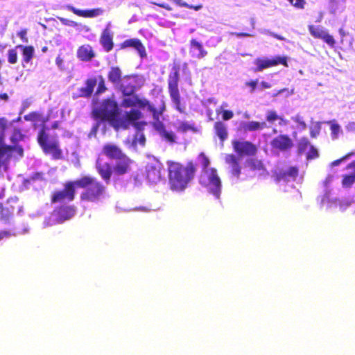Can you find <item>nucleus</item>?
Here are the masks:
<instances>
[{"label": "nucleus", "instance_id": "nucleus-4", "mask_svg": "<svg viewBox=\"0 0 355 355\" xmlns=\"http://www.w3.org/2000/svg\"><path fill=\"white\" fill-rule=\"evenodd\" d=\"M168 184L174 192H183L193 180L197 171V164L189 161L185 165L178 162L167 161Z\"/></svg>", "mask_w": 355, "mask_h": 355}, {"label": "nucleus", "instance_id": "nucleus-25", "mask_svg": "<svg viewBox=\"0 0 355 355\" xmlns=\"http://www.w3.org/2000/svg\"><path fill=\"white\" fill-rule=\"evenodd\" d=\"M214 129L216 135L218 137L221 142L227 139L228 132L227 125L222 121H216L214 125Z\"/></svg>", "mask_w": 355, "mask_h": 355}, {"label": "nucleus", "instance_id": "nucleus-7", "mask_svg": "<svg viewBox=\"0 0 355 355\" xmlns=\"http://www.w3.org/2000/svg\"><path fill=\"white\" fill-rule=\"evenodd\" d=\"M180 64H174L172 71L168 75V88L169 96L175 105V108L181 114H186V107L181 102V96L178 88L180 80Z\"/></svg>", "mask_w": 355, "mask_h": 355}, {"label": "nucleus", "instance_id": "nucleus-14", "mask_svg": "<svg viewBox=\"0 0 355 355\" xmlns=\"http://www.w3.org/2000/svg\"><path fill=\"white\" fill-rule=\"evenodd\" d=\"M299 169L297 166H291L287 170H279L273 176L277 182L295 181L298 176Z\"/></svg>", "mask_w": 355, "mask_h": 355}, {"label": "nucleus", "instance_id": "nucleus-56", "mask_svg": "<svg viewBox=\"0 0 355 355\" xmlns=\"http://www.w3.org/2000/svg\"><path fill=\"white\" fill-rule=\"evenodd\" d=\"M318 133H319L318 130V131L311 130L310 132V135L311 137L314 138V137H316V136L318 135Z\"/></svg>", "mask_w": 355, "mask_h": 355}, {"label": "nucleus", "instance_id": "nucleus-21", "mask_svg": "<svg viewBox=\"0 0 355 355\" xmlns=\"http://www.w3.org/2000/svg\"><path fill=\"white\" fill-rule=\"evenodd\" d=\"M190 53L198 59H202L207 55V51L205 50L202 44L196 39H191L190 41Z\"/></svg>", "mask_w": 355, "mask_h": 355}, {"label": "nucleus", "instance_id": "nucleus-46", "mask_svg": "<svg viewBox=\"0 0 355 355\" xmlns=\"http://www.w3.org/2000/svg\"><path fill=\"white\" fill-rule=\"evenodd\" d=\"M234 116V113L232 110H223L222 112L223 119L225 121H227L231 119Z\"/></svg>", "mask_w": 355, "mask_h": 355}, {"label": "nucleus", "instance_id": "nucleus-3", "mask_svg": "<svg viewBox=\"0 0 355 355\" xmlns=\"http://www.w3.org/2000/svg\"><path fill=\"white\" fill-rule=\"evenodd\" d=\"M102 153L108 159L116 160L113 168L109 162H103V159L100 157L96 160V171L106 184L110 182L112 173L118 176H121L131 171L133 161L116 144L113 143L104 144Z\"/></svg>", "mask_w": 355, "mask_h": 355}, {"label": "nucleus", "instance_id": "nucleus-22", "mask_svg": "<svg viewBox=\"0 0 355 355\" xmlns=\"http://www.w3.org/2000/svg\"><path fill=\"white\" fill-rule=\"evenodd\" d=\"M122 71L118 66L111 67L107 73L108 80L115 87H117L121 83L123 78Z\"/></svg>", "mask_w": 355, "mask_h": 355}, {"label": "nucleus", "instance_id": "nucleus-41", "mask_svg": "<svg viewBox=\"0 0 355 355\" xmlns=\"http://www.w3.org/2000/svg\"><path fill=\"white\" fill-rule=\"evenodd\" d=\"M293 6L297 9L302 10L305 8V0H287Z\"/></svg>", "mask_w": 355, "mask_h": 355}, {"label": "nucleus", "instance_id": "nucleus-58", "mask_svg": "<svg viewBox=\"0 0 355 355\" xmlns=\"http://www.w3.org/2000/svg\"><path fill=\"white\" fill-rule=\"evenodd\" d=\"M47 51H48V47L47 46H45L42 48V51L43 53H46Z\"/></svg>", "mask_w": 355, "mask_h": 355}, {"label": "nucleus", "instance_id": "nucleus-47", "mask_svg": "<svg viewBox=\"0 0 355 355\" xmlns=\"http://www.w3.org/2000/svg\"><path fill=\"white\" fill-rule=\"evenodd\" d=\"M14 235L15 234L10 230H0V241L4 238H8Z\"/></svg>", "mask_w": 355, "mask_h": 355}, {"label": "nucleus", "instance_id": "nucleus-15", "mask_svg": "<svg viewBox=\"0 0 355 355\" xmlns=\"http://www.w3.org/2000/svg\"><path fill=\"white\" fill-rule=\"evenodd\" d=\"M133 48L137 51L141 58L146 56L145 46L137 38H131L123 41L120 44V49Z\"/></svg>", "mask_w": 355, "mask_h": 355}, {"label": "nucleus", "instance_id": "nucleus-29", "mask_svg": "<svg viewBox=\"0 0 355 355\" xmlns=\"http://www.w3.org/2000/svg\"><path fill=\"white\" fill-rule=\"evenodd\" d=\"M310 146H312L308 139L307 137H302L299 142L297 143V152L298 154L302 155L305 152V150L310 148Z\"/></svg>", "mask_w": 355, "mask_h": 355}, {"label": "nucleus", "instance_id": "nucleus-53", "mask_svg": "<svg viewBox=\"0 0 355 355\" xmlns=\"http://www.w3.org/2000/svg\"><path fill=\"white\" fill-rule=\"evenodd\" d=\"M0 211H1V218L2 219H5L6 217L3 216V212L6 211V213H8V209H3L2 205H0Z\"/></svg>", "mask_w": 355, "mask_h": 355}, {"label": "nucleus", "instance_id": "nucleus-44", "mask_svg": "<svg viewBox=\"0 0 355 355\" xmlns=\"http://www.w3.org/2000/svg\"><path fill=\"white\" fill-rule=\"evenodd\" d=\"M279 119H281V117H279L275 111L270 110L268 112V113L266 114V120L270 123H272Z\"/></svg>", "mask_w": 355, "mask_h": 355}, {"label": "nucleus", "instance_id": "nucleus-16", "mask_svg": "<svg viewBox=\"0 0 355 355\" xmlns=\"http://www.w3.org/2000/svg\"><path fill=\"white\" fill-rule=\"evenodd\" d=\"M225 162L230 168L232 175L238 178L241 173L239 157L234 154H227L225 157Z\"/></svg>", "mask_w": 355, "mask_h": 355}, {"label": "nucleus", "instance_id": "nucleus-62", "mask_svg": "<svg viewBox=\"0 0 355 355\" xmlns=\"http://www.w3.org/2000/svg\"><path fill=\"white\" fill-rule=\"evenodd\" d=\"M141 141H142L143 143L144 142L145 138L144 136L141 137Z\"/></svg>", "mask_w": 355, "mask_h": 355}, {"label": "nucleus", "instance_id": "nucleus-23", "mask_svg": "<svg viewBox=\"0 0 355 355\" xmlns=\"http://www.w3.org/2000/svg\"><path fill=\"white\" fill-rule=\"evenodd\" d=\"M97 84V79L94 77L89 78L85 80L86 86L79 89L80 96L90 97L94 92V89Z\"/></svg>", "mask_w": 355, "mask_h": 355}, {"label": "nucleus", "instance_id": "nucleus-39", "mask_svg": "<svg viewBox=\"0 0 355 355\" xmlns=\"http://www.w3.org/2000/svg\"><path fill=\"white\" fill-rule=\"evenodd\" d=\"M22 140V133L21 132L20 130H15L12 136H11V141L12 144L15 146H17V144Z\"/></svg>", "mask_w": 355, "mask_h": 355}, {"label": "nucleus", "instance_id": "nucleus-42", "mask_svg": "<svg viewBox=\"0 0 355 355\" xmlns=\"http://www.w3.org/2000/svg\"><path fill=\"white\" fill-rule=\"evenodd\" d=\"M322 40L329 44L331 47H334L335 46L336 42L332 35H329L328 33L325 32Z\"/></svg>", "mask_w": 355, "mask_h": 355}, {"label": "nucleus", "instance_id": "nucleus-20", "mask_svg": "<svg viewBox=\"0 0 355 355\" xmlns=\"http://www.w3.org/2000/svg\"><path fill=\"white\" fill-rule=\"evenodd\" d=\"M100 43L106 52H110L113 49V36L108 28L103 31L100 37Z\"/></svg>", "mask_w": 355, "mask_h": 355}, {"label": "nucleus", "instance_id": "nucleus-49", "mask_svg": "<svg viewBox=\"0 0 355 355\" xmlns=\"http://www.w3.org/2000/svg\"><path fill=\"white\" fill-rule=\"evenodd\" d=\"M6 120L4 118H0V133L3 134L6 128Z\"/></svg>", "mask_w": 355, "mask_h": 355}, {"label": "nucleus", "instance_id": "nucleus-48", "mask_svg": "<svg viewBox=\"0 0 355 355\" xmlns=\"http://www.w3.org/2000/svg\"><path fill=\"white\" fill-rule=\"evenodd\" d=\"M258 84V80H253L245 83V85L247 86H249L250 87V92H254V91L256 89V87Z\"/></svg>", "mask_w": 355, "mask_h": 355}, {"label": "nucleus", "instance_id": "nucleus-57", "mask_svg": "<svg viewBox=\"0 0 355 355\" xmlns=\"http://www.w3.org/2000/svg\"><path fill=\"white\" fill-rule=\"evenodd\" d=\"M0 98L1 99H3V100H8V96L7 94L4 93V94H0Z\"/></svg>", "mask_w": 355, "mask_h": 355}, {"label": "nucleus", "instance_id": "nucleus-9", "mask_svg": "<svg viewBox=\"0 0 355 355\" xmlns=\"http://www.w3.org/2000/svg\"><path fill=\"white\" fill-rule=\"evenodd\" d=\"M232 144L234 150L241 157L254 156L257 153L256 145L248 141L234 139Z\"/></svg>", "mask_w": 355, "mask_h": 355}, {"label": "nucleus", "instance_id": "nucleus-50", "mask_svg": "<svg viewBox=\"0 0 355 355\" xmlns=\"http://www.w3.org/2000/svg\"><path fill=\"white\" fill-rule=\"evenodd\" d=\"M154 4L168 11H171L173 10L170 5L165 3H154Z\"/></svg>", "mask_w": 355, "mask_h": 355}, {"label": "nucleus", "instance_id": "nucleus-31", "mask_svg": "<svg viewBox=\"0 0 355 355\" xmlns=\"http://www.w3.org/2000/svg\"><path fill=\"white\" fill-rule=\"evenodd\" d=\"M35 49L33 46H24V61L29 62L34 56Z\"/></svg>", "mask_w": 355, "mask_h": 355}, {"label": "nucleus", "instance_id": "nucleus-2", "mask_svg": "<svg viewBox=\"0 0 355 355\" xmlns=\"http://www.w3.org/2000/svg\"><path fill=\"white\" fill-rule=\"evenodd\" d=\"M92 115L95 120L107 122L116 131L128 130L131 125L138 128L137 121L142 116L141 112L136 109H131L124 116H121L119 105L114 98L103 99L92 110Z\"/></svg>", "mask_w": 355, "mask_h": 355}, {"label": "nucleus", "instance_id": "nucleus-54", "mask_svg": "<svg viewBox=\"0 0 355 355\" xmlns=\"http://www.w3.org/2000/svg\"><path fill=\"white\" fill-rule=\"evenodd\" d=\"M60 127V122L59 121H55L52 125H51V128L53 129H58Z\"/></svg>", "mask_w": 355, "mask_h": 355}, {"label": "nucleus", "instance_id": "nucleus-33", "mask_svg": "<svg viewBox=\"0 0 355 355\" xmlns=\"http://www.w3.org/2000/svg\"><path fill=\"white\" fill-rule=\"evenodd\" d=\"M355 182V174L345 175L343 178L342 185L343 187L349 188Z\"/></svg>", "mask_w": 355, "mask_h": 355}, {"label": "nucleus", "instance_id": "nucleus-24", "mask_svg": "<svg viewBox=\"0 0 355 355\" xmlns=\"http://www.w3.org/2000/svg\"><path fill=\"white\" fill-rule=\"evenodd\" d=\"M58 217L62 220L71 218L76 213V209L71 205H62L56 210Z\"/></svg>", "mask_w": 355, "mask_h": 355}, {"label": "nucleus", "instance_id": "nucleus-13", "mask_svg": "<svg viewBox=\"0 0 355 355\" xmlns=\"http://www.w3.org/2000/svg\"><path fill=\"white\" fill-rule=\"evenodd\" d=\"M270 145L274 150L286 152L293 147V141L287 135H279L272 139Z\"/></svg>", "mask_w": 355, "mask_h": 355}, {"label": "nucleus", "instance_id": "nucleus-61", "mask_svg": "<svg viewBox=\"0 0 355 355\" xmlns=\"http://www.w3.org/2000/svg\"><path fill=\"white\" fill-rule=\"evenodd\" d=\"M18 151H19V153H22V148L19 147V149H18Z\"/></svg>", "mask_w": 355, "mask_h": 355}, {"label": "nucleus", "instance_id": "nucleus-52", "mask_svg": "<svg viewBox=\"0 0 355 355\" xmlns=\"http://www.w3.org/2000/svg\"><path fill=\"white\" fill-rule=\"evenodd\" d=\"M270 35L272 37H275V38H276V39H277L279 40H281V41L285 40V38L284 37H282V36H281V35H279L278 34H276V33H270Z\"/></svg>", "mask_w": 355, "mask_h": 355}, {"label": "nucleus", "instance_id": "nucleus-60", "mask_svg": "<svg viewBox=\"0 0 355 355\" xmlns=\"http://www.w3.org/2000/svg\"><path fill=\"white\" fill-rule=\"evenodd\" d=\"M279 119L282 121V122L284 124H286V123H287V121H286L283 120V119H282V117H281V119Z\"/></svg>", "mask_w": 355, "mask_h": 355}, {"label": "nucleus", "instance_id": "nucleus-30", "mask_svg": "<svg viewBox=\"0 0 355 355\" xmlns=\"http://www.w3.org/2000/svg\"><path fill=\"white\" fill-rule=\"evenodd\" d=\"M122 101V105L125 107H136L137 95L127 96Z\"/></svg>", "mask_w": 355, "mask_h": 355}, {"label": "nucleus", "instance_id": "nucleus-17", "mask_svg": "<svg viewBox=\"0 0 355 355\" xmlns=\"http://www.w3.org/2000/svg\"><path fill=\"white\" fill-rule=\"evenodd\" d=\"M68 10L71 11L73 14L76 15L77 16L85 18L95 17L101 15L103 13V10L100 8L89 10H80L73 6H68Z\"/></svg>", "mask_w": 355, "mask_h": 355}, {"label": "nucleus", "instance_id": "nucleus-59", "mask_svg": "<svg viewBox=\"0 0 355 355\" xmlns=\"http://www.w3.org/2000/svg\"><path fill=\"white\" fill-rule=\"evenodd\" d=\"M61 62H62V60H60L59 59V58H57V59H56V62H57V64H60Z\"/></svg>", "mask_w": 355, "mask_h": 355}, {"label": "nucleus", "instance_id": "nucleus-11", "mask_svg": "<svg viewBox=\"0 0 355 355\" xmlns=\"http://www.w3.org/2000/svg\"><path fill=\"white\" fill-rule=\"evenodd\" d=\"M256 70L262 71L265 69L282 64L284 67H288L287 57L286 56H275L272 59L268 58H257L255 60Z\"/></svg>", "mask_w": 355, "mask_h": 355}, {"label": "nucleus", "instance_id": "nucleus-1", "mask_svg": "<svg viewBox=\"0 0 355 355\" xmlns=\"http://www.w3.org/2000/svg\"><path fill=\"white\" fill-rule=\"evenodd\" d=\"M76 188L84 189L80 195V199L86 202H98L106 193L105 186L96 178L90 175H83L79 179L66 182L62 190L53 192L51 203L55 204L64 200L73 201L76 197Z\"/></svg>", "mask_w": 355, "mask_h": 355}, {"label": "nucleus", "instance_id": "nucleus-28", "mask_svg": "<svg viewBox=\"0 0 355 355\" xmlns=\"http://www.w3.org/2000/svg\"><path fill=\"white\" fill-rule=\"evenodd\" d=\"M44 180V173L42 172H35L29 178L24 180V186L27 187L28 184L35 182L37 181H42Z\"/></svg>", "mask_w": 355, "mask_h": 355}, {"label": "nucleus", "instance_id": "nucleus-36", "mask_svg": "<svg viewBox=\"0 0 355 355\" xmlns=\"http://www.w3.org/2000/svg\"><path fill=\"white\" fill-rule=\"evenodd\" d=\"M329 123L331 124L330 130L331 137L333 139H336L338 137V135L340 131V127L338 123H335L334 121H331L329 122Z\"/></svg>", "mask_w": 355, "mask_h": 355}, {"label": "nucleus", "instance_id": "nucleus-43", "mask_svg": "<svg viewBox=\"0 0 355 355\" xmlns=\"http://www.w3.org/2000/svg\"><path fill=\"white\" fill-rule=\"evenodd\" d=\"M8 62L10 63L15 64V63L17 62V53L15 49H10L8 51Z\"/></svg>", "mask_w": 355, "mask_h": 355}, {"label": "nucleus", "instance_id": "nucleus-55", "mask_svg": "<svg viewBox=\"0 0 355 355\" xmlns=\"http://www.w3.org/2000/svg\"><path fill=\"white\" fill-rule=\"evenodd\" d=\"M261 85L263 87V88H270V85L266 82V81H262L261 83Z\"/></svg>", "mask_w": 355, "mask_h": 355}, {"label": "nucleus", "instance_id": "nucleus-8", "mask_svg": "<svg viewBox=\"0 0 355 355\" xmlns=\"http://www.w3.org/2000/svg\"><path fill=\"white\" fill-rule=\"evenodd\" d=\"M166 110V105L164 101L159 109H156L153 105L149 106L148 111L153 114V126L160 134L161 137L167 142L174 144L177 142V137L173 131H168L166 130L164 124L161 120Z\"/></svg>", "mask_w": 355, "mask_h": 355}, {"label": "nucleus", "instance_id": "nucleus-34", "mask_svg": "<svg viewBox=\"0 0 355 355\" xmlns=\"http://www.w3.org/2000/svg\"><path fill=\"white\" fill-rule=\"evenodd\" d=\"M171 1L173 2H174L175 4H177L181 7H184V8H187L189 9H193L196 11L200 10L202 8V5L200 3L196 5V6H193V5L188 4L187 2H184L182 0H171Z\"/></svg>", "mask_w": 355, "mask_h": 355}, {"label": "nucleus", "instance_id": "nucleus-12", "mask_svg": "<svg viewBox=\"0 0 355 355\" xmlns=\"http://www.w3.org/2000/svg\"><path fill=\"white\" fill-rule=\"evenodd\" d=\"M137 75L129 74L123 76L121 82L117 88L122 92L123 96H131L137 89Z\"/></svg>", "mask_w": 355, "mask_h": 355}, {"label": "nucleus", "instance_id": "nucleus-45", "mask_svg": "<svg viewBox=\"0 0 355 355\" xmlns=\"http://www.w3.org/2000/svg\"><path fill=\"white\" fill-rule=\"evenodd\" d=\"M292 120L297 123L302 129L306 128V123L300 116L296 115L295 116L292 117Z\"/></svg>", "mask_w": 355, "mask_h": 355}, {"label": "nucleus", "instance_id": "nucleus-26", "mask_svg": "<svg viewBox=\"0 0 355 355\" xmlns=\"http://www.w3.org/2000/svg\"><path fill=\"white\" fill-rule=\"evenodd\" d=\"M24 119L31 123L33 128L35 130L38 126L43 125L44 121L40 114L37 112H32L24 116Z\"/></svg>", "mask_w": 355, "mask_h": 355}, {"label": "nucleus", "instance_id": "nucleus-63", "mask_svg": "<svg viewBox=\"0 0 355 355\" xmlns=\"http://www.w3.org/2000/svg\"><path fill=\"white\" fill-rule=\"evenodd\" d=\"M339 162H340L339 160H337V161L334 162V164H338L339 163Z\"/></svg>", "mask_w": 355, "mask_h": 355}, {"label": "nucleus", "instance_id": "nucleus-35", "mask_svg": "<svg viewBox=\"0 0 355 355\" xmlns=\"http://www.w3.org/2000/svg\"><path fill=\"white\" fill-rule=\"evenodd\" d=\"M250 168L254 171H261L264 169V166L261 160L252 159L248 162Z\"/></svg>", "mask_w": 355, "mask_h": 355}, {"label": "nucleus", "instance_id": "nucleus-10", "mask_svg": "<svg viewBox=\"0 0 355 355\" xmlns=\"http://www.w3.org/2000/svg\"><path fill=\"white\" fill-rule=\"evenodd\" d=\"M162 164L158 160L148 163L146 166V177L149 182L156 184L162 180Z\"/></svg>", "mask_w": 355, "mask_h": 355}, {"label": "nucleus", "instance_id": "nucleus-18", "mask_svg": "<svg viewBox=\"0 0 355 355\" xmlns=\"http://www.w3.org/2000/svg\"><path fill=\"white\" fill-rule=\"evenodd\" d=\"M95 56L96 54L89 44L81 45L77 50V57L81 61L89 62Z\"/></svg>", "mask_w": 355, "mask_h": 355}, {"label": "nucleus", "instance_id": "nucleus-51", "mask_svg": "<svg viewBox=\"0 0 355 355\" xmlns=\"http://www.w3.org/2000/svg\"><path fill=\"white\" fill-rule=\"evenodd\" d=\"M232 34L236 35L237 37H245L251 36V35L248 33H234Z\"/></svg>", "mask_w": 355, "mask_h": 355}, {"label": "nucleus", "instance_id": "nucleus-19", "mask_svg": "<svg viewBox=\"0 0 355 355\" xmlns=\"http://www.w3.org/2000/svg\"><path fill=\"white\" fill-rule=\"evenodd\" d=\"M173 126L178 132L183 134L188 132L196 133L198 131V128L193 122L187 121L177 120Z\"/></svg>", "mask_w": 355, "mask_h": 355}, {"label": "nucleus", "instance_id": "nucleus-27", "mask_svg": "<svg viewBox=\"0 0 355 355\" xmlns=\"http://www.w3.org/2000/svg\"><path fill=\"white\" fill-rule=\"evenodd\" d=\"M267 127L266 122L249 121L244 124L243 129L245 131H256Z\"/></svg>", "mask_w": 355, "mask_h": 355}, {"label": "nucleus", "instance_id": "nucleus-32", "mask_svg": "<svg viewBox=\"0 0 355 355\" xmlns=\"http://www.w3.org/2000/svg\"><path fill=\"white\" fill-rule=\"evenodd\" d=\"M309 30L310 33L315 38L322 39L326 31L322 30L319 27L314 26H309Z\"/></svg>", "mask_w": 355, "mask_h": 355}, {"label": "nucleus", "instance_id": "nucleus-5", "mask_svg": "<svg viewBox=\"0 0 355 355\" xmlns=\"http://www.w3.org/2000/svg\"><path fill=\"white\" fill-rule=\"evenodd\" d=\"M198 161L202 168V172L199 177L200 184L207 188L209 193L214 196L216 198H219L221 193L222 183L217 170L214 168H209L210 160L202 152L198 155Z\"/></svg>", "mask_w": 355, "mask_h": 355}, {"label": "nucleus", "instance_id": "nucleus-40", "mask_svg": "<svg viewBox=\"0 0 355 355\" xmlns=\"http://www.w3.org/2000/svg\"><path fill=\"white\" fill-rule=\"evenodd\" d=\"M149 106H151L150 102L146 98H140L137 96L136 107H139V108H145L147 107L148 110Z\"/></svg>", "mask_w": 355, "mask_h": 355}, {"label": "nucleus", "instance_id": "nucleus-37", "mask_svg": "<svg viewBox=\"0 0 355 355\" xmlns=\"http://www.w3.org/2000/svg\"><path fill=\"white\" fill-rule=\"evenodd\" d=\"M98 79V87L96 92V94H102L107 90L103 77L102 76H99Z\"/></svg>", "mask_w": 355, "mask_h": 355}, {"label": "nucleus", "instance_id": "nucleus-6", "mask_svg": "<svg viewBox=\"0 0 355 355\" xmlns=\"http://www.w3.org/2000/svg\"><path fill=\"white\" fill-rule=\"evenodd\" d=\"M37 142L45 155H51L53 159H61L63 157L62 150L60 147L59 141L56 136L50 139L44 125L39 131L37 137Z\"/></svg>", "mask_w": 355, "mask_h": 355}, {"label": "nucleus", "instance_id": "nucleus-38", "mask_svg": "<svg viewBox=\"0 0 355 355\" xmlns=\"http://www.w3.org/2000/svg\"><path fill=\"white\" fill-rule=\"evenodd\" d=\"M306 159L311 160L316 159L319 157V153L316 148L313 146H310L309 150L306 153Z\"/></svg>", "mask_w": 355, "mask_h": 355}, {"label": "nucleus", "instance_id": "nucleus-64", "mask_svg": "<svg viewBox=\"0 0 355 355\" xmlns=\"http://www.w3.org/2000/svg\"><path fill=\"white\" fill-rule=\"evenodd\" d=\"M19 35H20V37H22V32L19 33Z\"/></svg>", "mask_w": 355, "mask_h": 355}]
</instances>
